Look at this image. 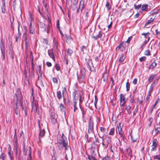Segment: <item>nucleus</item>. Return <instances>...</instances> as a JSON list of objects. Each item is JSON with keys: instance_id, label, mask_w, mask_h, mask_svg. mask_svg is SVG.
Listing matches in <instances>:
<instances>
[{"instance_id": "1", "label": "nucleus", "mask_w": 160, "mask_h": 160, "mask_svg": "<svg viewBox=\"0 0 160 160\" xmlns=\"http://www.w3.org/2000/svg\"><path fill=\"white\" fill-rule=\"evenodd\" d=\"M93 125L94 122L92 120L91 118L90 117L89 119V122H88V133L86 134L85 138H87L88 142H89L88 140V134H89L91 136H92L94 134V130H93Z\"/></svg>"}, {"instance_id": "2", "label": "nucleus", "mask_w": 160, "mask_h": 160, "mask_svg": "<svg viewBox=\"0 0 160 160\" xmlns=\"http://www.w3.org/2000/svg\"><path fill=\"white\" fill-rule=\"evenodd\" d=\"M15 99H16L17 101L15 103L16 107L14 108L15 113L16 115H18L19 112L18 106L21 105L22 103V97L21 94H18V95L17 94L15 93V94L14 101H15Z\"/></svg>"}, {"instance_id": "3", "label": "nucleus", "mask_w": 160, "mask_h": 160, "mask_svg": "<svg viewBox=\"0 0 160 160\" xmlns=\"http://www.w3.org/2000/svg\"><path fill=\"white\" fill-rule=\"evenodd\" d=\"M31 105L32 108V110L35 108L36 110V112L37 114L39 115V112L38 110V101L37 100H34L33 96V101L32 102Z\"/></svg>"}, {"instance_id": "4", "label": "nucleus", "mask_w": 160, "mask_h": 160, "mask_svg": "<svg viewBox=\"0 0 160 160\" xmlns=\"http://www.w3.org/2000/svg\"><path fill=\"white\" fill-rule=\"evenodd\" d=\"M102 145L103 146H105L107 148L108 144L111 142V140L110 137L108 136H106L104 138H102Z\"/></svg>"}, {"instance_id": "5", "label": "nucleus", "mask_w": 160, "mask_h": 160, "mask_svg": "<svg viewBox=\"0 0 160 160\" xmlns=\"http://www.w3.org/2000/svg\"><path fill=\"white\" fill-rule=\"evenodd\" d=\"M58 143L60 145H62L63 147L65 148L66 149H67V146L68 144L67 139L66 138H62L59 140L58 141Z\"/></svg>"}, {"instance_id": "6", "label": "nucleus", "mask_w": 160, "mask_h": 160, "mask_svg": "<svg viewBox=\"0 0 160 160\" xmlns=\"http://www.w3.org/2000/svg\"><path fill=\"white\" fill-rule=\"evenodd\" d=\"M85 1L81 0L79 2V6L77 10V12L78 13L80 12H82V10L85 8Z\"/></svg>"}, {"instance_id": "7", "label": "nucleus", "mask_w": 160, "mask_h": 160, "mask_svg": "<svg viewBox=\"0 0 160 160\" xmlns=\"http://www.w3.org/2000/svg\"><path fill=\"white\" fill-rule=\"evenodd\" d=\"M57 116L54 112H52L50 114V118L52 123L54 124L57 122Z\"/></svg>"}, {"instance_id": "8", "label": "nucleus", "mask_w": 160, "mask_h": 160, "mask_svg": "<svg viewBox=\"0 0 160 160\" xmlns=\"http://www.w3.org/2000/svg\"><path fill=\"white\" fill-rule=\"evenodd\" d=\"M125 96L124 95L121 94L120 95V105L121 106H123L126 102Z\"/></svg>"}, {"instance_id": "9", "label": "nucleus", "mask_w": 160, "mask_h": 160, "mask_svg": "<svg viewBox=\"0 0 160 160\" xmlns=\"http://www.w3.org/2000/svg\"><path fill=\"white\" fill-rule=\"evenodd\" d=\"M25 27V30L26 31L23 35V37L24 38L25 41H29V40L30 39L29 33L28 32V30L26 27Z\"/></svg>"}, {"instance_id": "10", "label": "nucleus", "mask_w": 160, "mask_h": 160, "mask_svg": "<svg viewBox=\"0 0 160 160\" xmlns=\"http://www.w3.org/2000/svg\"><path fill=\"white\" fill-rule=\"evenodd\" d=\"M118 131L119 134L120 135L121 137L123 139H125V136L122 133V129L121 126V123H119V126L118 127Z\"/></svg>"}, {"instance_id": "11", "label": "nucleus", "mask_w": 160, "mask_h": 160, "mask_svg": "<svg viewBox=\"0 0 160 160\" xmlns=\"http://www.w3.org/2000/svg\"><path fill=\"white\" fill-rule=\"evenodd\" d=\"M0 48L2 52V56L3 57V60H4L5 55V48L4 46L3 43L2 41L1 42Z\"/></svg>"}, {"instance_id": "12", "label": "nucleus", "mask_w": 160, "mask_h": 160, "mask_svg": "<svg viewBox=\"0 0 160 160\" xmlns=\"http://www.w3.org/2000/svg\"><path fill=\"white\" fill-rule=\"evenodd\" d=\"M28 153L29 155V157H28L27 159V160H32V157H31V148L30 147H29L28 148V150L27 151L25 150V149H24V152H25V155H26L28 153Z\"/></svg>"}, {"instance_id": "13", "label": "nucleus", "mask_w": 160, "mask_h": 160, "mask_svg": "<svg viewBox=\"0 0 160 160\" xmlns=\"http://www.w3.org/2000/svg\"><path fill=\"white\" fill-rule=\"evenodd\" d=\"M104 34V33L102 32L101 31H100L98 35L96 36H92V38L96 40L98 38H101L103 36V34Z\"/></svg>"}, {"instance_id": "14", "label": "nucleus", "mask_w": 160, "mask_h": 160, "mask_svg": "<svg viewBox=\"0 0 160 160\" xmlns=\"http://www.w3.org/2000/svg\"><path fill=\"white\" fill-rule=\"evenodd\" d=\"M150 7L148 6V4H143L142 6V11H145L148 12L150 11Z\"/></svg>"}, {"instance_id": "15", "label": "nucleus", "mask_w": 160, "mask_h": 160, "mask_svg": "<svg viewBox=\"0 0 160 160\" xmlns=\"http://www.w3.org/2000/svg\"><path fill=\"white\" fill-rule=\"evenodd\" d=\"M42 25H43L45 26V29L44 31L46 32L47 33H48L51 30V25L50 24H48V26H47L44 23H42Z\"/></svg>"}, {"instance_id": "16", "label": "nucleus", "mask_w": 160, "mask_h": 160, "mask_svg": "<svg viewBox=\"0 0 160 160\" xmlns=\"http://www.w3.org/2000/svg\"><path fill=\"white\" fill-rule=\"evenodd\" d=\"M8 155L10 158V160H13V158L12 155L13 152L12 151L10 145H9V147L8 148Z\"/></svg>"}, {"instance_id": "17", "label": "nucleus", "mask_w": 160, "mask_h": 160, "mask_svg": "<svg viewBox=\"0 0 160 160\" xmlns=\"http://www.w3.org/2000/svg\"><path fill=\"white\" fill-rule=\"evenodd\" d=\"M40 128V131L39 133V140L40 142H41V138H43L45 135V130L44 129H43L42 130L41 129L40 127H39Z\"/></svg>"}, {"instance_id": "18", "label": "nucleus", "mask_w": 160, "mask_h": 160, "mask_svg": "<svg viewBox=\"0 0 160 160\" xmlns=\"http://www.w3.org/2000/svg\"><path fill=\"white\" fill-rule=\"evenodd\" d=\"M48 53L49 57L54 60L55 57L53 50L52 49L48 50Z\"/></svg>"}, {"instance_id": "19", "label": "nucleus", "mask_w": 160, "mask_h": 160, "mask_svg": "<svg viewBox=\"0 0 160 160\" xmlns=\"http://www.w3.org/2000/svg\"><path fill=\"white\" fill-rule=\"evenodd\" d=\"M157 61L154 60L153 62L149 65V68L151 69H153L157 65Z\"/></svg>"}, {"instance_id": "20", "label": "nucleus", "mask_w": 160, "mask_h": 160, "mask_svg": "<svg viewBox=\"0 0 160 160\" xmlns=\"http://www.w3.org/2000/svg\"><path fill=\"white\" fill-rule=\"evenodd\" d=\"M78 100V98H77V100H75V99H73V103L72 104V105H73V106L74 107V112H75L76 110H77L78 108L77 107V101Z\"/></svg>"}, {"instance_id": "21", "label": "nucleus", "mask_w": 160, "mask_h": 160, "mask_svg": "<svg viewBox=\"0 0 160 160\" xmlns=\"http://www.w3.org/2000/svg\"><path fill=\"white\" fill-rule=\"evenodd\" d=\"M131 136L133 142H136L138 138V134L133 135L131 134Z\"/></svg>"}, {"instance_id": "22", "label": "nucleus", "mask_w": 160, "mask_h": 160, "mask_svg": "<svg viewBox=\"0 0 160 160\" xmlns=\"http://www.w3.org/2000/svg\"><path fill=\"white\" fill-rule=\"evenodd\" d=\"M60 108L61 111L64 114H65L66 113V108L64 106L63 104H62V103H60Z\"/></svg>"}, {"instance_id": "23", "label": "nucleus", "mask_w": 160, "mask_h": 160, "mask_svg": "<svg viewBox=\"0 0 160 160\" xmlns=\"http://www.w3.org/2000/svg\"><path fill=\"white\" fill-rule=\"evenodd\" d=\"M66 38V41L68 43H70L72 41V39L71 36L69 35H65Z\"/></svg>"}, {"instance_id": "24", "label": "nucleus", "mask_w": 160, "mask_h": 160, "mask_svg": "<svg viewBox=\"0 0 160 160\" xmlns=\"http://www.w3.org/2000/svg\"><path fill=\"white\" fill-rule=\"evenodd\" d=\"M125 58V56L124 54H122L120 56L118 61L120 62H122Z\"/></svg>"}, {"instance_id": "25", "label": "nucleus", "mask_w": 160, "mask_h": 160, "mask_svg": "<svg viewBox=\"0 0 160 160\" xmlns=\"http://www.w3.org/2000/svg\"><path fill=\"white\" fill-rule=\"evenodd\" d=\"M29 41H25L26 52V53L29 52Z\"/></svg>"}, {"instance_id": "26", "label": "nucleus", "mask_w": 160, "mask_h": 160, "mask_svg": "<svg viewBox=\"0 0 160 160\" xmlns=\"http://www.w3.org/2000/svg\"><path fill=\"white\" fill-rule=\"evenodd\" d=\"M91 63L92 65H93L92 60L91 59H89L88 60V62L87 63V65L88 69L90 70L91 71V66L89 64V63Z\"/></svg>"}, {"instance_id": "27", "label": "nucleus", "mask_w": 160, "mask_h": 160, "mask_svg": "<svg viewBox=\"0 0 160 160\" xmlns=\"http://www.w3.org/2000/svg\"><path fill=\"white\" fill-rule=\"evenodd\" d=\"M127 152L128 156H129L130 157H132V151L131 148H127Z\"/></svg>"}, {"instance_id": "28", "label": "nucleus", "mask_w": 160, "mask_h": 160, "mask_svg": "<svg viewBox=\"0 0 160 160\" xmlns=\"http://www.w3.org/2000/svg\"><path fill=\"white\" fill-rule=\"evenodd\" d=\"M53 46L54 48H56L57 49L58 47V42H57V40L55 39V38H53Z\"/></svg>"}, {"instance_id": "29", "label": "nucleus", "mask_w": 160, "mask_h": 160, "mask_svg": "<svg viewBox=\"0 0 160 160\" xmlns=\"http://www.w3.org/2000/svg\"><path fill=\"white\" fill-rule=\"evenodd\" d=\"M155 75H152L150 76L148 79V82L150 83L151 82L154 78H155Z\"/></svg>"}, {"instance_id": "30", "label": "nucleus", "mask_w": 160, "mask_h": 160, "mask_svg": "<svg viewBox=\"0 0 160 160\" xmlns=\"http://www.w3.org/2000/svg\"><path fill=\"white\" fill-rule=\"evenodd\" d=\"M131 107L129 106H127L126 108V109L127 110L128 113L129 114L131 113L132 111L131 110Z\"/></svg>"}, {"instance_id": "31", "label": "nucleus", "mask_w": 160, "mask_h": 160, "mask_svg": "<svg viewBox=\"0 0 160 160\" xmlns=\"http://www.w3.org/2000/svg\"><path fill=\"white\" fill-rule=\"evenodd\" d=\"M120 46L121 47V51H122L125 50L126 48L125 43H124L123 42H122L120 44Z\"/></svg>"}, {"instance_id": "32", "label": "nucleus", "mask_w": 160, "mask_h": 160, "mask_svg": "<svg viewBox=\"0 0 160 160\" xmlns=\"http://www.w3.org/2000/svg\"><path fill=\"white\" fill-rule=\"evenodd\" d=\"M57 97L58 99L60 100L62 98V96L61 92L60 91H58L57 92Z\"/></svg>"}, {"instance_id": "33", "label": "nucleus", "mask_w": 160, "mask_h": 160, "mask_svg": "<svg viewBox=\"0 0 160 160\" xmlns=\"http://www.w3.org/2000/svg\"><path fill=\"white\" fill-rule=\"evenodd\" d=\"M78 92V91L76 90H74V91L72 93V95L73 97V99H75V100H77V98H76V96Z\"/></svg>"}, {"instance_id": "34", "label": "nucleus", "mask_w": 160, "mask_h": 160, "mask_svg": "<svg viewBox=\"0 0 160 160\" xmlns=\"http://www.w3.org/2000/svg\"><path fill=\"white\" fill-rule=\"evenodd\" d=\"M10 57L12 59L14 58V52L12 50H11L9 52Z\"/></svg>"}, {"instance_id": "35", "label": "nucleus", "mask_w": 160, "mask_h": 160, "mask_svg": "<svg viewBox=\"0 0 160 160\" xmlns=\"http://www.w3.org/2000/svg\"><path fill=\"white\" fill-rule=\"evenodd\" d=\"M108 78V76L107 74H104L102 78L103 81L105 82H106L107 81Z\"/></svg>"}, {"instance_id": "36", "label": "nucleus", "mask_w": 160, "mask_h": 160, "mask_svg": "<svg viewBox=\"0 0 160 160\" xmlns=\"http://www.w3.org/2000/svg\"><path fill=\"white\" fill-rule=\"evenodd\" d=\"M154 20V18H150V19L148 20V22L146 23L145 24V26H147V25L151 23Z\"/></svg>"}, {"instance_id": "37", "label": "nucleus", "mask_w": 160, "mask_h": 160, "mask_svg": "<svg viewBox=\"0 0 160 160\" xmlns=\"http://www.w3.org/2000/svg\"><path fill=\"white\" fill-rule=\"evenodd\" d=\"M115 131V129L114 128H112L109 132V134L110 135H112L114 134Z\"/></svg>"}, {"instance_id": "38", "label": "nucleus", "mask_w": 160, "mask_h": 160, "mask_svg": "<svg viewBox=\"0 0 160 160\" xmlns=\"http://www.w3.org/2000/svg\"><path fill=\"white\" fill-rule=\"evenodd\" d=\"M157 145L158 144L157 139H153L152 142V146H154L156 147Z\"/></svg>"}, {"instance_id": "39", "label": "nucleus", "mask_w": 160, "mask_h": 160, "mask_svg": "<svg viewBox=\"0 0 160 160\" xmlns=\"http://www.w3.org/2000/svg\"><path fill=\"white\" fill-rule=\"evenodd\" d=\"M106 7H107L108 10H110L111 9V6L110 4L108 2H107L106 4Z\"/></svg>"}, {"instance_id": "40", "label": "nucleus", "mask_w": 160, "mask_h": 160, "mask_svg": "<svg viewBox=\"0 0 160 160\" xmlns=\"http://www.w3.org/2000/svg\"><path fill=\"white\" fill-rule=\"evenodd\" d=\"M6 157V155L4 153H2L1 155H0V158L2 160H4Z\"/></svg>"}, {"instance_id": "41", "label": "nucleus", "mask_w": 160, "mask_h": 160, "mask_svg": "<svg viewBox=\"0 0 160 160\" xmlns=\"http://www.w3.org/2000/svg\"><path fill=\"white\" fill-rule=\"evenodd\" d=\"M126 87L127 91H128L129 90L130 87V84L128 81L126 83Z\"/></svg>"}, {"instance_id": "42", "label": "nucleus", "mask_w": 160, "mask_h": 160, "mask_svg": "<svg viewBox=\"0 0 160 160\" xmlns=\"http://www.w3.org/2000/svg\"><path fill=\"white\" fill-rule=\"evenodd\" d=\"M67 52L70 56H71L73 52V51L71 49L68 48L67 50Z\"/></svg>"}, {"instance_id": "43", "label": "nucleus", "mask_w": 160, "mask_h": 160, "mask_svg": "<svg viewBox=\"0 0 160 160\" xmlns=\"http://www.w3.org/2000/svg\"><path fill=\"white\" fill-rule=\"evenodd\" d=\"M14 148L15 150H19V151L20 152V150L18 144L14 145Z\"/></svg>"}, {"instance_id": "44", "label": "nucleus", "mask_w": 160, "mask_h": 160, "mask_svg": "<svg viewBox=\"0 0 160 160\" xmlns=\"http://www.w3.org/2000/svg\"><path fill=\"white\" fill-rule=\"evenodd\" d=\"M30 33L32 34H34L35 33L34 28L32 27H30L29 28Z\"/></svg>"}, {"instance_id": "45", "label": "nucleus", "mask_w": 160, "mask_h": 160, "mask_svg": "<svg viewBox=\"0 0 160 160\" xmlns=\"http://www.w3.org/2000/svg\"><path fill=\"white\" fill-rule=\"evenodd\" d=\"M153 159H154L160 160V155H156L154 156Z\"/></svg>"}, {"instance_id": "46", "label": "nucleus", "mask_w": 160, "mask_h": 160, "mask_svg": "<svg viewBox=\"0 0 160 160\" xmlns=\"http://www.w3.org/2000/svg\"><path fill=\"white\" fill-rule=\"evenodd\" d=\"M146 57H142L139 58V61L140 62L145 61L146 60Z\"/></svg>"}, {"instance_id": "47", "label": "nucleus", "mask_w": 160, "mask_h": 160, "mask_svg": "<svg viewBox=\"0 0 160 160\" xmlns=\"http://www.w3.org/2000/svg\"><path fill=\"white\" fill-rule=\"evenodd\" d=\"M149 39H148L147 40H145L142 44V46L141 47L142 49V47L145 45L149 41Z\"/></svg>"}, {"instance_id": "48", "label": "nucleus", "mask_w": 160, "mask_h": 160, "mask_svg": "<svg viewBox=\"0 0 160 160\" xmlns=\"http://www.w3.org/2000/svg\"><path fill=\"white\" fill-rule=\"evenodd\" d=\"M144 54L145 55H147V56L150 55H151V53L150 52L149 50H146L144 52Z\"/></svg>"}, {"instance_id": "49", "label": "nucleus", "mask_w": 160, "mask_h": 160, "mask_svg": "<svg viewBox=\"0 0 160 160\" xmlns=\"http://www.w3.org/2000/svg\"><path fill=\"white\" fill-rule=\"evenodd\" d=\"M153 120V118L152 117H151L149 118L148 120V121L149 122L148 125L150 126L152 124V122Z\"/></svg>"}, {"instance_id": "50", "label": "nucleus", "mask_w": 160, "mask_h": 160, "mask_svg": "<svg viewBox=\"0 0 160 160\" xmlns=\"http://www.w3.org/2000/svg\"><path fill=\"white\" fill-rule=\"evenodd\" d=\"M134 6L135 7V8L136 9H138L140 8L141 7V4H139L138 5H136V4H135L134 5Z\"/></svg>"}, {"instance_id": "51", "label": "nucleus", "mask_w": 160, "mask_h": 160, "mask_svg": "<svg viewBox=\"0 0 160 160\" xmlns=\"http://www.w3.org/2000/svg\"><path fill=\"white\" fill-rule=\"evenodd\" d=\"M55 68L56 70L58 71H59L60 69V65L58 64H57L55 66Z\"/></svg>"}, {"instance_id": "52", "label": "nucleus", "mask_w": 160, "mask_h": 160, "mask_svg": "<svg viewBox=\"0 0 160 160\" xmlns=\"http://www.w3.org/2000/svg\"><path fill=\"white\" fill-rule=\"evenodd\" d=\"M138 106H137V107L135 108L134 111L133 112V115L134 116L136 115L138 112Z\"/></svg>"}, {"instance_id": "53", "label": "nucleus", "mask_w": 160, "mask_h": 160, "mask_svg": "<svg viewBox=\"0 0 160 160\" xmlns=\"http://www.w3.org/2000/svg\"><path fill=\"white\" fill-rule=\"evenodd\" d=\"M151 96V93L149 92L147 96V97H146V101L147 102H148L149 101V100L150 99V97Z\"/></svg>"}, {"instance_id": "54", "label": "nucleus", "mask_w": 160, "mask_h": 160, "mask_svg": "<svg viewBox=\"0 0 160 160\" xmlns=\"http://www.w3.org/2000/svg\"><path fill=\"white\" fill-rule=\"evenodd\" d=\"M97 102H98V98H97V96H95V100L94 103V105H95V107L96 108H97L96 104L97 103Z\"/></svg>"}, {"instance_id": "55", "label": "nucleus", "mask_w": 160, "mask_h": 160, "mask_svg": "<svg viewBox=\"0 0 160 160\" xmlns=\"http://www.w3.org/2000/svg\"><path fill=\"white\" fill-rule=\"evenodd\" d=\"M100 131H101L102 132H104L106 131V129L103 127H100Z\"/></svg>"}, {"instance_id": "56", "label": "nucleus", "mask_w": 160, "mask_h": 160, "mask_svg": "<svg viewBox=\"0 0 160 160\" xmlns=\"http://www.w3.org/2000/svg\"><path fill=\"white\" fill-rule=\"evenodd\" d=\"M2 12L4 14L5 13V7L4 6H3L2 7Z\"/></svg>"}, {"instance_id": "57", "label": "nucleus", "mask_w": 160, "mask_h": 160, "mask_svg": "<svg viewBox=\"0 0 160 160\" xmlns=\"http://www.w3.org/2000/svg\"><path fill=\"white\" fill-rule=\"evenodd\" d=\"M60 24L59 22V20L58 19L57 21V28L59 30H60V26H59Z\"/></svg>"}, {"instance_id": "58", "label": "nucleus", "mask_w": 160, "mask_h": 160, "mask_svg": "<svg viewBox=\"0 0 160 160\" xmlns=\"http://www.w3.org/2000/svg\"><path fill=\"white\" fill-rule=\"evenodd\" d=\"M52 81L53 82L55 83H58V79L57 78H52Z\"/></svg>"}, {"instance_id": "59", "label": "nucleus", "mask_w": 160, "mask_h": 160, "mask_svg": "<svg viewBox=\"0 0 160 160\" xmlns=\"http://www.w3.org/2000/svg\"><path fill=\"white\" fill-rule=\"evenodd\" d=\"M130 102L132 103H133L134 101V96H132L131 98L130 99Z\"/></svg>"}, {"instance_id": "60", "label": "nucleus", "mask_w": 160, "mask_h": 160, "mask_svg": "<svg viewBox=\"0 0 160 160\" xmlns=\"http://www.w3.org/2000/svg\"><path fill=\"white\" fill-rule=\"evenodd\" d=\"M78 2V0H74L73 2V6L76 5Z\"/></svg>"}, {"instance_id": "61", "label": "nucleus", "mask_w": 160, "mask_h": 160, "mask_svg": "<svg viewBox=\"0 0 160 160\" xmlns=\"http://www.w3.org/2000/svg\"><path fill=\"white\" fill-rule=\"evenodd\" d=\"M88 159H89V160H91L92 158H93L94 159V160H96V159L94 157L90 156L89 155L88 156Z\"/></svg>"}, {"instance_id": "62", "label": "nucleus", "mask_w": 160, "mask_h": 160, "mask_svg": "<svg viewBox=\"0 0 160 160\" xmlns=\"http://www.w3.org/2000/svg\"><path fill=\"white\" fill-rule=\"evenodd\" d=\"M132 36H130V37H129L128 39H127L126 42L128 43H130V41H131V39H132Z\"/></svg>"}, {"instance_id": "63", "label": "nucleus", "mask_w": 160, "mask_h": 160, "mask_svg": "<svg viewBox=\"0 0 160 160\" xmlns=\"http://www.w3.org/2000/svg\"><path fill=\"white\" fill-rule=\"evenodd\" d=\"M81 51H82L83 52H84V50H86L87 49V48L86 46H83L81 47Z\"/></svg>"}, {"instance_id": "64", "label": "nucleus", "mask_w": 160, "mask_h": 160, "mask_svg": "<svg viewBox=\"0 0 160 160\" xmlns=\"http://www.w3.org/2000/svg\"><path fill=\"white\" fill-rule=\"evenodd\" d=\"M102 160H109V158L108 156L102 158Z\"/></svg>"}]
</instances>
